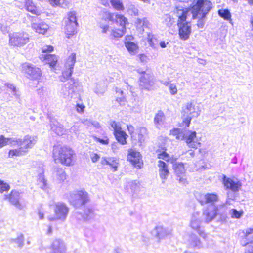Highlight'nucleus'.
Returning <instances> with one entry per match:
<instances>
[{
    "label": "nucleus",
    "instance_id": "1",
    "mask_svg": "<svg viewBox=\"0 0 253 253\" xmlns=\"http://www.w3.org/2000/svg\"><path fill=\"white\" fill-rule=\"evenodd\" d=\"M10 145L12 147H18L17 149L10 150L8 156L13 158L14 156H21L25 155L28 148H31L37 141V137L26 135L23 139L14 138L11 140Z\"/></svg>",
    "mask_w": 253,
    "mask_h": 253
},
{
    "label": "nucleus",
    "instance_id": "2",
    "mask_svg": "<svg viewBox=\"0 0 253 253\" xmlns=\"http://www.w3.org/2000/svg\"><path fill=\"white\" fill-rule=\"evenodd\" d=\"M212 8V3L210 1L197 0L190 12L193 19H198L197 25L199 28H203L205 23V18L209 11Z\"/></svg>",
    "mask_w": 253,
    "mask_h": 253
},
{
    "label": "nucleus",
    "instance_id": "3",
    "mask_svg": "<svg viewBox=\"0 0 253 253\" xmlns=\"http://www.w3.org/2000/svg\"><path fill=\"white\" fill-rule=\"evenodd\" d=\"M189 12V9L182 7H177L175 12L176 17H178V34L180 38L184 41L189 39L191 33V25L186 21Z\"/></svg>",
    "mask_w": 253,
    "mask_h": 253
},
{
    "label": "nucleus",
    "instance_id": "4",
    "mask_svg": "<svg viewBox=\"0 0 253 253\" xmlns=\"http://www.w3.org/2000/svg\"><path fill=\"white\" fill-rule=\"evenodd\" d=\"M73 151L70 148L54 146L53 157L55 163H61L66 166H70L73 162Z\"/></svg>",
    "mask_w": 253,
    "mask_h": 253
},
{
    "label": "nucleus",
    "instance_id": "5",
    "mask_svg": "<svg viewBox=\"0 0 253 253\" xmlns=\"http://www.w3.org/2000/svg\"><path fill=\"white\" fill-rule=\"evenodd\" d=\"M88 193L84 190H80L74 193H71L69 197L70 204L76 208L85 205L89 202Z\"/></svg>",
    "mask_w": 253,
    "mask_h": 253
},
{
    "label": "nucleus",
    "instance_id": "6",
    "mask_svg": "<svg viewBox=\"0 0 253 253\" xmlns=\"http://www.w3.org/2000/svg\"><path fill=\"white\" fill-rule=\"evenodd\" d=\"M29 42L28 34L15 32L9 35V44L14 47H23Z\"/></svg>",
    "mask_w": 253,
    "mask_h": 253
},
{
    "label": "nucleus",
    "instance_id": "7",
    "mask_svg": "<svg viewBox=\"0 0 253 253\" xmlns=\"http://www.w3.org/2000/svg\"><path fill=\"white\" fill-rule=\"evenodd\" d=\"M183 119L182 126L188 127L190 124L191 120L193 117H197L199 115L198 108H196L192 103H188L183 110Z\"/></svg>",
    "mask_w": 253,
    "mask_h": 253
},
{
    "label": "nucleus",
    "instance_id": "8",
    "mask_svg": "<svg viewBox=\"0 0 253 253\" xmlns=\"http://www.w3.org/2000/svg\"><path fill=\"white\" fill-rule=\"evenodd\" d=\"M69 212L68 207L63 203L58 202L55 204L54 217H48V220L50 221L60 220L64 221L66 219Z\"/></svg>",
    "mask_w": 253,
    "mask_h": 253
},
{
    "label": "nucleus",
    "instance_id": "9",
    "mask_svg": "<svg viewBox=\"0 0 253 253\" xmlns=\"http://www.w3.org/2000/svg\"><path fill=\"white\" fill-rule=\"evenodd\" d=\"M76 61V54L73 53L68 57L65 64L64 69L62 71V76L60 77V80L62 82L69 80L71 77Z\"/></svg>",
    "mask_w": 253,
    "mask_h": 253
},
{
    "label": "nucleus",
    "instance_id": "10",
    "mask_svg": "<svg viewBox=\"0 0 253 253\" xmlns=\"http://www.w3.org/2000/svg\"><path fill=\"white\" fill-rule=\"evenodd\" d=\"M138 72L141 74L140 77V86L142 89H145L148 90L151 89L154 84V77L151 73H146L145 71L138 70Z\"/></svg>",
    "mask_w": 253,
    "mask_h": 253
},
{
    "label": "nucleus",
    "instance_id": "11",
    "mask_svg": "<svg viewBox=\"0 0 253 253\" xmlns=\"http://www.w3.org/2000/svg\"><path fill=\"white\" fill-rule=\"evenodd\" d=\"M22 68L28 78L32 80H38L42 75L41 69L32 64L25 63L23 65Z\"/></svg>",
    "mask_w": 253,
    "mask_h": 253
},
{
    "label": "nucleus",
    "instance_id": "12",
    "mask_svg": "<svg viewBox=\"0 0 253 253\" xmlns=\"http://www.w3.org/2000/svg\"><path fill=\"white\" fill-rule=\"evenodd\" d=\"M197 133L195 131H184L183 133V138L187 145L193 148H197L200 146L201 143L198 141L196 138Z\"/></svg>",
    "mask_w": 253,
    "mask_h": 253
},
{
    "label": "nucleus",
    "instance_id": "13",
    "mask_svg": "<svg viewBox=\"0 0 253 253\" xmlns=\"http://www.w3.org/2000/svg\"><path fill=\"white\" fill-rule=\"evenodd\" d=\"M78 84L77 82H76L74 79L71 78L68 83L62 85L60 91V95L64 98L69 96L72 97V93L75 92L74 87H76Z\"/></svg>",
    "mask_w": 253,
    "mask_h": 253
},
{
    "label": "nucleus",
    "instance_id": "14",
    "mask_svg": "<svg viewBox=\"0 0 253 253\" xmlns=\"http://www.w3.org/2000/svg\"><path fill=\"white\" fill-rule=\"evenodd\" d=\"M218 207L215 204L209 205L206 208L203 213L205 222L208 223L212 221L218 214Z\"/></svg>",
    "mask_w": 253,
    "mask_h": 253
},
{
    "label": "nucleus",
    "instance_id": "15",
    "mask_svg": "<svg viewBox=\"0 0 253 253\" xmlns=\"http://www.w3.org/2000/svg\"><path fill=\"white\" fill-rule=\"evenodd\" d=\"M21 194L22 193L19 191L13 190L11 191L10 194L5 195V199L8 200L10 204L18 209L22 210L23 207L19 202L21 197Z\"/></svg>",
    "mask_w": 253,
    "mask_h": 253
},
{
    "label": "nucleus",
    "instance_id": "16",
    "mask_svg": "<svg viewBox=\"0 0 253 253\" xmlns=\"http://www.w3.org/2000/svg\"><path fill=\"white\" fill-rule=\"evenodd\" d=\"M201 220L199 218V213H194L192 216L190 225L191 228L196 231L203 238L206 237V234L200 227Z\"/></svg>",
    "mask_w": 253,
    "mask_h": 253
},
{
    "label": "nucleus",
    "instance_id": "17",
    "mask_svg": "<svg viewBox=\"0 0 253 253\" xmlns=\"http://www.w3.org/2000/svg\"><path fill=\"white\" fill-rule=\"evenodd\" d=\"M223 183L226 189H230L233 192L238 191L242 186V183L239 180H234L223 175L222 178Z\"/></svg>",
    "mask_w": 253,
    "mask_h": 253
},
{
    "label": "nucleus",
    "instance_id": "18",
    "mask_svg": "<svg viewBox=\"0 0 253 253\" xmlns=\"http://www.w3.org/2000/svg\"><path fill=\"white\" fill-rule=\"evenodd\" d=\"M197 199L201 205L207 204H209V205L215 204L214 203L218 200V196L214 193H207L200 195Z\"/></svg>",
    "mask_w": 253,
    "mask_h": 253
},
{
    "label": "nucleus",
    "instance_id": "19",
    "mask_svg": "<svg viewBox=\"0 0 253 253\" xmlns=\"http://www.w3.org/2000/svg\"><path fill=\"white\" fill-rule=\"evenodd\" d=\"M127 159L136 168L140 169L143 163L141 161V155L139 152L131 150L129 151Z\"/></svg>",
    "mask_w": 253,
    "mask_h": 253
},
{
    "label": "nucleus",
    "instance_id": "20",
    "mask_svg": "<svg viewBox=\"0 0 253 253\" xmlns=\"http://www.w3.org/2000/svg\"><path fill=\"white\" fill-rule=\"evenodd\" d=\"M157 166L159 168L160 177L162 180V183H164L165 180L167 179L169 174L168 164L164 161L160 160L158 161Z\"/></svg>",
    "mask_w": 253,
    "mask_h": 253
},
{
    "label": "nucleus",
    "instance_id": "21",
    "mask_svg": "<svg viewBox=\"0 0 253 253\" xmlns=\"http://www.w3.org/2000/svg\"><path fill=\"white\" fill-rule=\"evenodd\" d=\"M171 233V230L164 228L161 226H156L152 231V234L158 239H163Z\"/></svg>",
    "mask_w": 253,
    "mask_h": 253
},
{
    "label": "nucleus",
    "instance_id": "22",
    "mask_svg": "<svg viewBox=\"0 0 253 253\" xmlns=\"http://www.w3.org/2000/svg\"><path fill=\"white\" fill-rule=\"evenodd\" d=\"M48 118L50 121L51 129L57 135H62L64 130L63 125L60 124L53 117L48 115Z\"/></svg>",
    "mask_w": 253,
    "mask_h": 253
},
{
    "label": "nucleus",
    "instance_id": "23",
    "mask_svg": "<svg viewBox=\"0 0 253 253\" xmlns=\"http://www.w3.org/2000/svg\"><path fill=\"white\" fill-rule=\"evenodd\" d=\"M35 22H33L31 27L36 32L39 34H44L49 28L47 24L42 21L36 22V19H34Z\"/></svg>",
    "mask_w": 253,
    "mask_h": 253
},
{
    "label": "nucleus",
    "instance_id": "24",
    "mask_svg": "<svg viewBox=\"0 0 253 253\" xmlns=\"http://www.w3.org/2000/svg\"><path fill=\"white\" fill-rule=\"evenodd\" d=\"M103 165H109L113 169V171L117 170L118 167V160L114 157H102L100 162Z\"/></svg>",
    "mask_w": 253,
    "mask_h": 253
},
{
    "label": "nucleus",
    "instance_id": "25",
    "mask_svg": "<svg viewBox=\"0 0 253 253\" xmlns=\"http://www.w3.org/2000/svg\"><path fill=\"white\" fill-rule=\"evenodd\" d=\"M52 249L53 253H66L64 243L59 239H56L53 242Z\"/></svg>",
    "mask_w": 253,
    "mask_h": 253
},
{
    "label": "nucleus",
    "instance_id": "26",
    "mask_svg": "<svg viewBox=\"0 0 253 253\" xmlns=\"http://www.w3.org/2000/svg\"><path fill=\"white\" fill-rule=\"evenodd\" d=\"M165 122V116L162 111H159L155 115L154 119V123L155 126L160 129L162 127L163 125Z\"/></svg>",
    "mask_w": 253,
    "mask_h": 253
},
{
    "label": "nucleus",
    "instance_id": "27",
    "mask_svg": "<svg viewBox=\"0 0 253 253\" xmlns=\"http://www.w3.org/2000/svg\"><path fill=\"white\" fill-rule=\"evenodd\" d=\"M65 33L66 35V37L70 38L77 32L76 29L78 25H77L76 23H70L68 22H65Z\"/></svg>",
    "mask_w": 253,
    "mask_h": 253
},
{
    "label": "nucleus",
    "instance_id": "28",
    "mask_svg": "<svg viewBox=\"0 0 253 253\" xmlns=\"http://www.w3.org/2000/svg\"><path fill=\"white\" fill-rule=\"evenodd\" d=\"M171 163H173V169L177 177H179V175L185 173V169L183 163L174 162L173 159L171 161Z\"/></svg>",
    "mask_w": 253,
    "mask_h": 253
},
{
    "label": "nucleus",
    "instance_id": "29",
    "mask_svg": "<svg viewBox=\"0 0 253 253\" xmlns=\"http://www.w3.org/2000/svg\"><path fill=\"white\" fill-rule=\"evenodd\" d=\"M42 57L46 63L48 64L50 67L53 68L56 66L58 59L55 55L46 53L42 55Z\"/></svg>",
    "mask_w": 253,
    "mask_h": 253
},
{
    "label": "nucleus",
    "instance_id": "30",
    "mask_svg": "<svg viewBox=\"0 0 253 253\" xmlns=\"http://www.w3.org/2000/svg\"><path fill=\"white\" fill-rule=\"evenodd\" d=\"M114 135L117 141L122 145H125L126 143V139L128 137V135L124 131L121 129L114 133Z\"/></svg>",
    "mask_w": 253,
    "mask_h": 253
},
{
    "label": "nucleus",
    "instance_id": "31",
    "mask_svg": "<svg viewBox=\"0 0 253 253\" xmlns=\"http://www.w3.org/2000/svg\"><path fill=\"white\" fill-rule=\"evenodd\" d=\"M114 19V22L119 24L121 27V29L123 28H126V25L128 24L127 19L123 15L115 13Z\"/></svg>",
    "mask_w": 253,
    "mask_h": 253
},
{
    "label": "nucleus",
    "instance_id": "32",
    "mask_svg": "<svg viewBox=\"0 0 253 253\" xmlns=\"http://www.w3.org/2000/svg\"><path fill=\"white\" fill-rule=\"evenodd\" d=\"M248 243V245H253V228L246 230L245 238L242 241V244Z\"/></svg>",
    "mask_w": 253,
    "mask_h": 253
},
{
    "label": "nucleus",
    "instance_id": "33",
    "mask_svg": "<svg viewBox=\"0 0 253 253\" xmlns=\"http://www.w3.org/2000/svg\"><path fill=\"white\" fill-rule=\"evenodd\" d=\"M76 214V217L80 219V217L83 218L84 220H89L91 218H92L93 216V211L92 210L90 209H86L84 211V215H82L81 213L77 212Z\"/></svg>",
    "mask_w": 253,
    "mask_h": 253
},
{
    "label": "nucleus",
    "instance_id": "34",
    "mask_svg": "<svg viewBox=\"0 0 253 253\" xmlns=\"http://www.w3.org/2000/svg\"><path fill=\"white\" fill-rule=\"evenodd\" d=\"M57 179L60 181H63L66 177L64 169L61 168L56 167L54 169Z\"/></svg>",
    "mask_w": 253,
    "mask_h": 253
},
{
    "label": "nucleus",
    "instance_id": "35",
    "mask_svg": "<svg viewBox=\"0 0 253 253\" xmlns=\"http://www.w3.org/2000/svg\"><path fill=\"white\" fill-rule=\"evenodd\" d=\"M51 5L53 7L61 6L63 8L67 7L69 3L68 0H48Z\"/></svg>",
    "mask_w": 253,
    "mask_h": 253
},
{
    "label": "nucleus",
    "instance_id": "36",
    "mask_svg": "<svg viewBox=\"0 0 253 253\" xmlns=\"http://www.w3.org/2000/svg\"><path fill=\"white\" fill-rule=\"evenodd\" d=\"M125 45L128 52L131 54H135L138 49V45L132 42H126Z\"/></svg>",
    "mask_w": 253,
    "mask_h": 253
},
{
    "label": "nucleus",
    "instance_id": "37",
    "mask_svg": "<svg viewBox=\"0 0 253 253\" xmlns=\"http://www.w3.org/2000/svg\"><path fill=\"white\" fill-rule=\"evenodd\" d=\"M217 13L224 20L226 21L231 20V14L228 9H219Z\"/></svg>",
    "mask_w": 253,
    "mask_h": 253
},
{
    "label": "nucleus",
    "instance_id": "38",
    "mask_svg": "<svg viewBox=\"0 0 253 253\" xmlns=\"http://www.w3.org/2000/svg\"><path fill=\"white\" fill-rule=\"evenodd\" d=\"M126 32V28H123L122 29H118L113 30L110 34L111 38H118L122 37Z\"/></svg>",
    "mask_w": 253,
    "mask_h": 253
},
{
    "label": "nucleus",
    "instance_id": "39",
    "mask_svg": "<svg viewBox=\"0 0 253 253\" xmlns=\"http://www.w3.org/2000/svg\"><path fill=\"white\" fill-rule=\"evenodd\" d=\"M110 2L113 8L117 11H123L125 9L121 0H110Z\"/></svg>",
    "mask_w": 253,
    "mask_h": 253
},
{
    "label": "nucleus",
    "instance_id": "40",
    "mask_svg": "<svg viewBox=\"0 0 253 253\" xmlns=\"http://www.w3.org/2000/svg\"><path fill=\"white\" fill-rule=\"evenodd\" d=\"M115 15V13H110L108 11H103L101 14V19L105 21H111L114 22L115 19L114 17Z\"/></svg>",
    "mask_w": 253,
    "mask_h": 253
},
{
    "label": "nucleus",
    "instance_id": "41",
    "mask_svg": "<svg viewBox=\"0 0 253 253\" xmlns=\"http://www.w3.org/2000/svg\"><path fill=\"white\" fill-rule=\"evenodd\" d=\"M24 237L22 234H20L15 239H11V243H16L18 245V247L21 248L24 245Z\"/></svg>",
    "mask_w": 253,
    "mask_h": 253
},
{
    "label": "nucleus",
    "instance_id": "42",
    "mask_svg": "<svg viewBox=\"0 0 253 253\" xmlns=\"http://www.w3.org/2000/svg\"><path fill=\"white\" fill-rule=\"evenodd\" d=\"M183 129L178 128H175L170 130V134L173 136H176L177 139H183Z\"/></svg>",
    "mask_w": 253,
    "mask_h": 253
},
{
    "label": "nucleus",
    "instance_id": "43",
    "mask_svg": "<svg viewBox=\"0 0 253 253\" xmlns=\"http://www.w3.org/2000/svg\"><path fill=\"white\" fill-rule=\"evenodd\" d=\"M116 92L117 94H118L121 95V97H117L116 99V101L121 105H124L125 104V102H126V99L124 96V92L120 88H118V87L116 88Z\"/></svg>",
    "mask_w": 253,
    "mask_h": 253
},
{
    "label": "nucleus",
    "instance_id": "44",
    "mask_svg": "<svg viewBox=\"0 0 253 253\" xmlns=\"http://www.w3.org/2000/svg\"><path fill=\"white\" fill-rule=\"evenodd\" d=\"M15 138H5L3 135L0 136V148L3 146L10 144L11 140H14Z\"/></svg>",
    "mask_w": 253,
    "mask_h": 253
},
{
    "label": "nucleus",
    "instance_id": "45",
    "mask_svg": "<svg viewBox=\"0 0 253 253\" xmlns=\"http://www.w3.org/2000/svg\"><path fill=\"white\" fill-rule=\"evenodd\" d=\"M138 9L135 5L130 4L128 6L127 12L131 16H138Z\"/></svg>",
    "mask_w": 253,
    "mask_h": 253
},
{
    "label": "nucleus",
    "instance_id": "46",
    "mask_svg": "<svg viewBox=\"0 0 253 253\" xmlns=\"http://www.w3.org/2000/svg\"><path fill=\"white\" fill-rule=\"evenodd\" d=\"M230 213L231 217L233 218H240L243 215V211H238L235 209H232L230 211Z\"/></svg>",
    "mask_w": 253,
    "mask_h": 253
},
{
    "label": "nucleus",
    "instance_id": "47",
    "mask_svg": "<svg viewBox=\"0 0 253 253\" xmlns=\"http://www.w3.org/2000/svg\"><path fill=\"white\" fill-rule=\"evenodd\" d=\"M65 22H68L70 23H76L77 25H78L75 12H69L68 14V18Z\"/></svg>",
    "mask_w": 253,
    "mask_h": 253
},
{
    "label": "nucleus",
    "instance_id": "48",
    "mask_svg": "<svg viewBox=\"0 0 253 253\" xmlns=\"http://www.w3.org/2000/svg\"><path fill=\"white\" fill-rule=\"evenodd\" d=\"M191 244L194 247L200 248L201 245V241L199 238L195 235L192 236L191 237Z\"/></svg>",
    "mask_w": 253,
    "mask_h": 253
},
{
    "label": "nucleus",
    "instance_id": "49",
    "mask_svg": "<svg viewBox=\"0 0 253 253\" xmlns=\"http://www.w3.org/2000/svg\"><path fill=\"white\" fill-rule=\"evenodd\" d=\"M147 130L145 127H140L138 135L139 142L142 143L144 141V135L146 133Z\"/></svg>",
    "mask_w": 253,
    "mask_h": 253
},
{
    "label": "nucleus",
    "instance_id": "50",
    "mask_svg": "<svg viewBox=\"0 0 253 253\" xmlns=\"http://www.w3.org/2000/svg\"><path fill=\"white\" fill-rule=\"evenodd\" d=\"M10 189V186L3 181L0 179V193H2L4 191H7Z\"/></svg>",
    "mask_w": 253,
    "mask_h": 253
},
{
    "label": "nucleus",
    "instance_id": "51",
    "mask_svg": "<svg viewBox=\"0 0 253 253\" xmlns=\"http://www.w3.org/2000/svg\"><path fill=\"white\" fill-rule=\"evenodd\" d=\"M158 158L163 159L166 161H169V156L166 151H162L158 153Z\"/></svg>",
    "mask_w": 253,
    "mask_h": 253
},
{
    "label": "nucleus",
    "instance_id": "52",
    "mask_svg": "<svg viewBox=\"0 0 253 253\" xmlns=\"http://www.w3.org/2000/svg\"><path fill=\"white\" fill-rule=\"evenodd\" d=\"M110 126L113 129L114 132L113 133H116V132L122 129V128L120 126V125L119 123H117L115 121H111L110 122Z\"/></svg>",
    "mask_w": 253,
    "mask_h": 253
},
{
    "label": "nucleus",
    "instance_id": "53",
    "mask_svg": "<svg viewBox=\"0 0 253 253\" xmlns=\"http://www.w3.org/2000/svg\"><path fill=\"white\" fill-rule=\"evenodd\" d=\"M5 85L9 89L11 90V92L13 95L15 96L17 98L19 97V95L17 94V90L15 86H14L12 84L10 83H6L5 84Z\"/></svg>",
    "mask_w": 253,
    "mask_h": 253
},
{
    "label": "nucleus",
    "instance_id": "54",
    "mask_svg": "<svg viewBox=\"0 0 253 253\" xmlns=\"http://www.w3.org/2000/svg\"><path fill=\"white\" fill-rule=\"evenodd\" d=\"M164 22L168 27H170L172 25L171 17L169 15H165Z\"/></svg>",
    "mask_w": 253,
    "mask_h": 253
},
{
    "label": "nucleus",
    "instance_id": "55",
    "mask_svg": "<svg viewBox=\"0 0 253 253\" xmlns=\"http://www.w3.org/2000/svg\"><path fill=\"white\" fill-rule=\"evenodd\" d=\"M93 138L95 141L104 145H107L109 143V139L107 137H105V138H100L94 136H93Z\"/></svg>",
    "mask_w": 253,
    "mask_h": 253
},
{
    "label": "nucleus",
    "instance_id": "56",
    "mask_svg": "<svg viewBox=\"0 0 253 253\" xmlns=\"http://www.w3.org/2000/svg\"><path fill=\"white\" fill-rule=\"evenodd\" d=\"M168 87L171 95H175L177 93V89L175 84L171 83Z\"/></svg>",
    "mask_w": 253,
    "mask_h": 253
},
{
    "label": "nucleus",
    "instance_id": "57",
    "mask_svg": "<svg viewBox=\"0 0 253 253\" xmlns=\"http://www.w3.org/2000/svg\"><path fill=\"white\" fill-rule=\"evenodd\" d=\"M144 18L143 19L137 18L135 22V24L138 29L141 31V28H143Z\"/></svg>",
    "mask_w": 253,
    "mask_h": 253
},
{
    "label": "nucleus",
    "instance_id": "58",
    "mask_svg": "<svg viewBox=\"0 0 253 253\" xmlns=\"http://www.w3.org/2000/svg\"><path fill=\"white\" fill-rule=\"evenodd\" d=\"M248 243L243 244V246H246L245 253H253V244L248 245Z\"/></svg>",
    "mask_w": 253,
    "mask_h": 253
},
{
    "label": "nucleus",
    "instance_id": "59",
    "mask_svg": "<svg viewBox=\"0 0 253 253\" xmlns=\"http://www.w3.org/2000/svg\"><path fill=\"white\" fill-rule=\"evenodd\" d=\"M127 130H128L129 133L131 136V137L134 139H135L134 138L135 137V136H134L135 128H134V126L130 125H127Z\"/></svg>",
    "mask_w": 253,
    "mask_h": 253
},
{
    "label": "nucleus",
    "instance_id": "60",
    "mask_svg": "<svg viewBox=\"0 0 253 253\" xmlns=\"http://www.w3.org/2000/svg\"><path fill=\"white\" fill-rule=\"evenodd\" d=\"M53 50V47L51 45H46L42 48V52L46 54L47 53V52H51Z\"/></svg>",
    "mask_w": 253,
    "mask_h": 253
},
{
    "label": "nucleus",
    "instance_id": "61",
    "mask_svg": "<svg viewBox=\"0 0 253 253\" xmlns=\"http://www.w3.org/2000/svg\"><path fill=\"white\" fill-rule=\"evenodd\" d=\"M53 50V47L51 45H46L42 48V52L46 54L47 53V52H51Z\"/></svg>",
    "mask_w": 253,
    "mask_h": 253
},
{
    "label": "nucleus",
    "instance_id": "62",
    "mask_svg": "<svg viewBox=\"0 0 253 253\" xmlns=\"http://www.w3.org/2000/svg\"><path fill=\"white\" fill-rule=\"evenodd\" d=\"M92 120L87 119H83L81 120V122L84 124L85 126L87 127H90L91 126Z\"/></svg>",
    "mask_w": 253,
    "mask_h": 253
},
{
    "label": "nucleus",
    "instance_id": "63",
    "mask_svg": "<svg viewBox=\"0 0 253 253\" xmlns=\"http://www.w3.org/2000/svg\"><path fill=\"white\" fill-rule=\"evenodd\" d=\"M26 9L28 11H29V12H31L32 13L36 14V7L33 5H31V4L28 5V4H27Z\"/></svg>",
    "mask_w": 253,
    "mask_h": 253
},
{
    "label": "nucleus",
    "instance_id": "64",
    "mask_svg": "<svg viewBox=\"0 0 253 253\" xmlns=\"http://www.w3.org/2000/svg\"><path fill=\"white\" fill-rule=\"evenodd\" d=\"M100 158V155L97 153H92L90 156V158L93 163H95Z\"/></svg>",
    "mask_w": 253,
    "mask_h": 253
}]
</instances>
